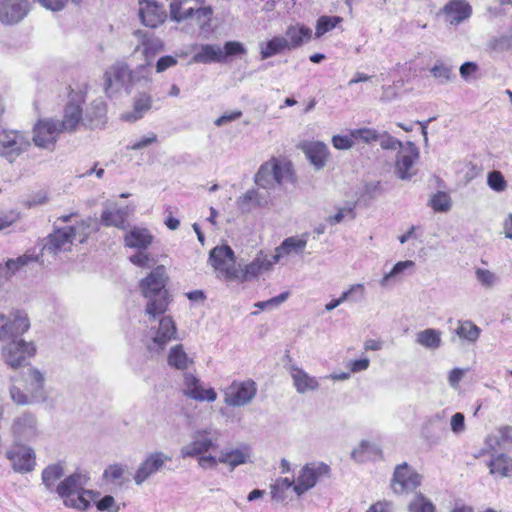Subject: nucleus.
Returning <instances> with one entry per match:
<instances>
[{
    "instance_id": "f257e3e1",
    "label": "nucleus",
    "mask_w": 512,
    "mask_h": 512,
    "mask_svg": "<svg viewBox=\"0 0 512 512\" xmlns=\"http://www.w3.org/2000/svg\"><path fill=\"white\" fill-rule=\"evenodd\" d=\"M169 275L164 265H157L139 281V290L146 299L145 313L155 319L163 315L172 301L166 286Z\"/></svg>"
},
{
    "instance_id": "f03ea898",
    "label": "nucleus",
    "mask_w": 512,
    "mask_h": 512,
    "mask_svg": "<svg viewBox=\"0 0 512 512\" xmlns=\"http://www.w3.org/2000/svg\"><path fill=\"white\" fill-rule=\"evenodd\" d=\"M88 480L87 473L77 470L60 481L55 492L63 498L66 507L86 510L94 496L93 491L85 489Z\"/></svg>"
},
{
    "instance_id": "7ed1b4c3",
    "label": "nucleus",
    "mask_w": 512,
    "mask_h": 512,
    "mask_svg": "<svg viewBox=\"0 0 512 512\" xmlns=\"http://www.w3.org/2000/svg\"><path fill=\"white\" fill-rule=\"evenodd\" d=\"M292 176L290 163H282L276 158L263 163L254 176L255 184L262 189H274L277 185H282L285 180Z\"/></svg>"
},
{
    "instance_id": "20e7f679",
    "label": "nucleus",
    "mask_w": 512,
    "mask_h": 512,
    "mask_svg": "<svg viewBox=\"0 0 512 512\" xmlns=\"http://www.w3.org/2000/svg\"><path fill=\"white\" fill-rule=\"evenodd\" d=\"M29 136L17 130H2L0 132V155L10 163L27 151L30 147Z\"/></svg>"
},
{
    "instance_id": "39448f33",
    "label": "nucleus",
    "mask_w": 512,
    "mask_h": 512,
    "mask_svg": "<svg viewBox=\"0 0 512 512\" xmlns=\"http://www.w3.org/2000/svg\"><path fill=\"white\" fill-rule=\"evenodd\" d=\"M422 482L420 475L407 462H403L395 467L391 479V488L395 494H408L415 491Z\"/></svg>"
},
{
    "instance_id": "423d86ee",
    "label": "nucleus",
    "mask_w": 512,
    "mask_h": 512,
    "mask_svg": "<svg viewBox=\"0 0 512 512\" xmlns=\"http://www.w3.org/2000/svg\"><path fill=\"white\" fill-rule=\"evenodd\" d=\"M30 328V321L24 311L15 310L10 317L0 314V341L23 335Z\"/></svg>"
},
{
    "instance_id": "0eeeda50",
    "label": "nucleus",
    "mask_w": 512,
    "mask_h": 512,
    "mask_svg": "<svg viewBox=\"0 0 512 512\" xmlns=\"http://www.w3.org/2000/svg\"><path fill=\"white\" fill-rule=\"evenodd\" d=\"M82 102L80 96H77V99L74 97H70V100L66 104L64 108V116L63 120L55 119V123H49V128L53 131H61L62 132H74L78 125L83 123V110H82Z\"/></svg>"
},
{
    "instance_id": "6e6552de",
    "label": "nucleus",
    "mask_w": 512,
    "mask_h": 512,
    "mask_svg": "<svg viewBox=\"0 0 512 512\" xmlns=\"http://www.w3.org/2000/svg\"><path fill=\"white\" fill-rule=\"evenodd\" d=\"M104 80L105 92L112 96L122 87L133 85L134 75L127 64L119 62L105 72Z\"/></svg>"
},
{
    "instance_id": "1a4fd4ad",
    "label": "nucleus",
    "mask_w": 512,
    "mask_h": 512,
    "mask_svg": "<svg viewBox=\"0 0 512 512\" xmlns=\"http://www.w3.org/2000/svg\"><path fill=\"white\" fill-rule=\"evenodd\" d=\"M257 394L256 383L248 379L243 382L234 381L224 394V402L228 406L240 407L249 404Z\"/></svg>"
},
{
    "instance_id": "9d476101",
    "label": "nucleus",
    "mask_w": 512,
    "mask_h": 512,
    "mask_svg": "<svg viewBox=\"0 0 512 512\" xmlns=\"http://www.w3.org/2000/svg\"><path fill=\"white\" fill-rule=\"evenodd\" d=\"M209 262L226 279L237 277L234 251L228 245L216 246L210 251Z\"/></svg>"
},
{
    "instance_id": "9b49d317",
    "label": "nucleus",
    "mask_w": 512,
    "mask_h": 512,
    "mask_svg": "<svg viewBox=\"0 0 512 512\" xmlns=\"http://www.w3.org/2000/svg\"><path fill=\"white\" fill-rule=\"evenodd\" d=\"M35 353V346L32 342L24 340H12L2 349L5 363L13 369L22 366L24 362Z\"/></svg>"
},
{
    "instance_id": "f8f14e48",
    "label": "nucleus",
    "mask_w": 512,
    "mask_h": 512,
    "mask_svg": "<svg viewBox=\"0 0 512 512\" xmlns=\"http://www.w3.org/2000/svg\"><path fill=\"white\" fill-rule=\"evenodd\" d=\"M329 473L330 467L325 463L304 465L295 482L294 492L298 496H302L316 485L320 476L328 475Z\"/></svg>"
},
{
    "instance_id": "ddd939ff",
    "label": "nucleus",
    "mask_w": 512,
    "mask_h": 512,
    "mask_svg": "<svg viewBox=\"0 0 512 512\" xmlns=\"http://www.w3.org/2000/svg\"><path fill=\"white\" fill-rule=\"evenodd\" d=\"M170 461H172V457L162 451H154L147 454L135 472V483L137 485L143 484L153 474L161 471L165 464Z\"/></svg>"
},
{
    "instance_id": "4468645a",
    "label": "nucleus",
    "mask_w": 512,
    "mask_h": 512,
    "mask_svg": "<svg viewBox=\"0 0 512 512\" xmlns=\"http://www.w3.org/2000/svg\"><path fill=\"white\" fill-rule=\"evenodd\" d=\"M176 326L170 316H164L159 322V327L152 339L146 344L150 353L160 354L166 345L176 338Z\"/></svg>"
},
{
    "instance_id": "2eb2a0df",
    "label": "nucleus",
    "mask_w": 512,
    "mask_h": 512,
    "mask_svg": "<svg viewBox=\"0 0 512 512\" xmlns=\"http://www.w3.org/2000/svg\"><path fill=\"white\" fill-rule=\"evenodd\" d=\"M419 157V150L416 145L408 141L405 143L404 148L398 151L396 163H395V174L401 180H410L415 174L413 166L415 161Z\"/></svg>"
},
{
    "instance_id": "dca6fc26",
    "label": "nucleus",
    "mask_w": 512,
    "mask_h": 512,
    "mask_svg": "<svg viewBox=\"0 0 512 512\" xmlns=\"http://www.w3.org/2000/svg\"><path fill=\"white\" fill-rule=\"evenodd\" d=\"M75 229L73 227H65L55 229L49 234L43 246V250L50 254H58L60 252L70 251L73 241L75 240Z\"/></svg>"
},
{
    "instance_id": "f3484780",
    "label": "nucleus",
    "mask_w": 512,
    "mask_h": 512,
    "mask_svg": "<svg viewBox=\"0 0 512 512\" xmlns=\"http://www.w3.org/2000/svg\"><path fill=\"white\" fill-rule=\"evenodd\" d=\"M209 431L207 429L197 430L192 435V440L181 447L180 455L183 459L198 458L216 445L214 441L208 437Z\"/></svg>"
},
{
    "instance_id": "a211bd4d",
    "label": "nucleus",
    "mask_w": 512,
    "mask_h": 512,
    "mask_svg": "<svg viewBox=\"0 0 512 512\" xmlns=\"http://www.w3.org/2000/svg\"><path fill=\"white\" fill-rule=\"evenodd\" d=\"M29 11L28 0H1L0 22L5 25L19 23Z\"/></svg>"
},
{
    "instance_id": "6ab92c4d",
    "label": "nucleus",
    "mask_w": 512,
    "mask_h": 512,
    "mask_svg": "<svg viewBox=\"0 0 512 512\" xmlns=\"http://www.w3.org/2000/svg\"><path fill=\"white\" fill-rule=\"evenodd\" d=\"M12 433L19 442L31 441L38 434V425L35 415L24 412L15 418L12 425Z\"/></svg>"
},
{
    "instance_id": "aec40b11",
    "label": "nucleus",
    "mask_w": 512,
    "mask_h": 512,
    "mask_svg": "<svg viewBox=\"0 0 512 512\" xmlns=\"http://www.w3.org/2000/svg\"><path fill=\"white\" fill-rule=\"evenodd\" d=\"M49 123H55V119L46 118L38 120L33 127V142L35 146L47 150H53L57 141V136L61 131H53L49 128Z\"/></svg>"
},
{
    "instance_id": "412c9836",
    "label": "nucleus",
    "mask_w": 512,
    "mask_h": 512,
    "mask_svg": "<svg viewBox=\"0 0 512 512\" xmlns=\"http://www.w3.org/2000/svg\"><path fill=\"white\" fill-rule=\"evenodd\" d=\"M236 204L242 213H249L254 208L269 207L272 204V197L269 192L250 189L237 199Z\"/></svg>"
},
{
    "instance_id": "4be33fe9",
    "label": "nucleus",
    "mask_w": 512,
    "mask_h": 512,
    "mask_svg": "<svg viewBox=\"0 0 512 512\" xmlns=\"http://www.w3.org/2000/svg\"><path fill=\"white\" fill-rule=\"evenodd\" d=\"M139 6V17L143 25L156 28L164 22L166 12L163 7L159 6L155 1L140 0Z\"/></svg>"
},
{
    "instance_id": "5701e85b",
    "label": "nucleus",
    "mask_w": 512,
    "mask_h": 512,
    "mask_svg": "<svg viewBox=\"0 0 512 512\" xmlns=\"http://www.w3.org/2000/svg\"><path fill=\"white\" fill-rule=\"evenodd\" d=\"M184 394L197 401L214 402L217 399V394L213 388L204 389L200 380L191 373L184 374Z\"/></svg>"
},
{
    "instance_id": "b1692460",
    "label": "nucleus",
    "mask_w": 512,
    "mask_h": 512,
    "mask_svg": "<svg viewBox=\"0 0 512 512\" xmlns=\"http://www.w3.org/2000/svg\"><path fill=\"white\" fill-rule=\"evenodd\" d=\"M123 240L125 247L142 251L150 247L153 243L154 236L147 228L133 226L125 233Z\"/></svg>"
},
{
    "instance_id": "393cba45",
    "label": "nucleus",
    "mask_w": 512,
    "mask_h": 512,
    "mask_svg": "<svg viewBox=\"0 0 512 512\" xmlns=\"http://www.w3.org/2000/svg\"><path fill=\"white\" fill-rule=\"evenodd\" d=\"M7 458L12 462L15 472L28 473L34 469L35 453L31 448L20 446L16 450L8 451Z\"/></svg>"
},
{
    "instance_id": "a878e982",
    "label": "nucleus",
    "mask_w": 512,
    "mask_h": 512,
    "mask_svg": "<svg viewBox=\"0 0 512 512\" xmlns=\"http://www.w3.org/2000/svg\"><path fill=\"white\" fill-rule=\"evenodd\" d=\"M129 217L128 207H107L100 215V224L105 227H115L120 230H126L128 227L127 219Z\"/></svg>"
},
{
    "instance_id": "bb28decb",
    "label": "nucleus",
    "mask_w": 512,
    "mask_h": 512,
    "mask_svg": "<svg viewBox=\"0 0 512 512\" xmlns=\"http://www.w3.org/2000/svg\"><path fill=\"white\" fill-rule=\"evenodd\" d=\"M472 8L465 0H451L443 8L445 20L452 25H458L471 16Z\"/></svg>"
},
{
    "instance_id": "cd10ccee",
    "label": "nucleus",
    "mask_w": 512,
    "mask_h": 512,
    "mask_svg": "<svg viewBox=\"0 0 512 512\" xmlns=\"http://www.w3.org/2000/svg\"><path fill=\"white\" fill-rule=\"evenodd\" d=\"M290 375L293 380L294 387L299 394L313 392L319 389L320 384L316 377L310 376L302 368L295 365L290 367Z\"/></svg>"
},
{
    "instance_id": "c85d7f7f",
    "label": "nucleus",
    "mask_w": 512,
    "mask_h": 512,
    "mask_svg": "<svg viewBox=\"0 0 512 512\" xmlns=\"http://www.w3.org/2000/svg\"><path fill=\"white\" fill-rule=\"evenodd\" d=\"M107 122V109L103 100H95L87 109L83 125L91 129L102 128Z\"/></svg>"
},
{
    "instance_id": "c756f323",
    "label": "nucleus",
    "mask_w": 512,
    "mask_h": 512,
    "mask_svg": "<svg viewBox=\"0 0 512 512\" xmlns=\"http://www.w3.org/2000/svg\"><path fill=\"white\" fill-rule=\"evenodd\" d=\"M196 3L203 4L204 0H172L169 7L171 20L177 23L190 20Z\"/></svg>"
},
{
    "instance_id": "7c9ffc66",
    "label": "nucleus",
    "mask_w": 512,
    "mask_h": 512,
    "mask_svg": "<svg viewBox=\"0 0 512 512\" xmlns=\"http://www.w3.org/2000/svg\"><path fill=\"white\" fill-rule=\"evenodd\" d=\"M312 30L304 25L296 24L290 25L285 32L289 50L300 47L304 42L311 39Z\"/></svg>"
},
{
    "instance_id": "2f4dec72",
    "label": "nucleus",
    "mask_w": 512,
    "mask_h": 512,
    "mask_svg": "<svg viewBox=\"0 0 512 512\" xmlns=\"http://www.w3.org/2000/svg\"><path fill=\"white\" fill-rule=\"evenodd\" d=\"M193 61L196 63H221L225 61L223 49L216 44H205L194 54Z\"/></svg>"
},
{
    "instance_id": "473e14b6",
    "label": "nucleus",
    "mask_w": 512,
    "mask_h": 512,
    "mask_svg": "<svg viewBox=\"0 0 512 512\" xmlns=\"http://www.w3.org/2000/svg\"><path fill=\"white\" fill-rule=\"evenodd\" d=\"M152 98L146 93L138 94L133 103V110L122 115V119L128 122H136L151 109Z\"/></svg>"
},
{
    "instance_id": "72a5a7b5",
    "label": "nucleus",
    "mask_w": 512,
    "mask_h": 512,
    "mask_svg": "<svg viewBox=\"0 0 512 512\" xmlns=\"http://www.w3.org/2000/svg\"><path fill=\"white\" fill-rule=\"evenodd\" d=\"M134 34L139 39L140 44L143 46V52L147 58L153 57L157 53L164 50L163 41L159 37H156L153 33L136 30Z\"/></svg>"
},
{
    "instance_id": "f704fd0d",
    "label": "nucleus",
    "mask_w": 512,
    "mask_h": 512,
    "mask_svg": "<svg viewBox=\"0 0 512 512\" xmlns=\"http://www.w3.org/2000/svg\"><path fill=\"white\" fill-rule=\"evenodd\" d=\"M381 455L380 447L366 440L361 441L358 447L351 452V458L358 463L372 460L375 457H381Z\"/></svg>"
},
{
    "instance_id": "c9c22d12",
    "label": "nucleus",
    "mask_w": 512,
    "mask_h": 512,
    "mask_svg": "<svg viewBox=\"0 0 512 512\" xmlns=\"http://www.w3.org/2000/svg\"><path fill=\"white\" fill-rule=\"evenodd\" d=\"M306 156L310 162L317 168L321 169L325 166L329 156L328 147L322 142H313L306 148Z\"/></svg>"
},
{
    "instance_id": "e433bc0d",
    "label": "nucleus",
    "mask_w": 512,
    "mask_h": 512,
    "mask_svg": "<svg viewBox=\"0 0 512 512\" xmlns=\"http://www.w3.org/2000/svg\"><path fill=\"white\" fill-rule=\"evenodd\" d=\"M285 50H289V45L287 44V38L284 36H275L267 42L260 43V55L262 60L280 54Z\"/></svg>"
},
{
    "instance_id": "4c0bfd02",
    "label": "nucleus",
    "mask_w": 512,
    "mask_h": 512,
    "mask_svg": "<svg viewBox=\"0 0 512 512\" xmlns=\"http://www.w3.org/2000/svg\"><path fill=\"white\" fill-rule=\"evenodd\" d=\"M249 457L250 451L248 448L222 450L219 457V463L227 464L231 469H234L241 464H245Z\"/></svg>"
},
{
    "instance_id": "58836bf2",
    "label": "nucleus",
    "mask_w": 512,
    "mask_h": 512,
    "mask_svg": "<svg viewBox=\"0 0 512 512\" xmlns=\"http://www.w3.org/2000/svg\"><path fill=\"white\" fill-rule=\"evenodd\" d=\"M167 362L168 365L174 369L185 370L193 363V360L188 357L187 353L184 351L183 345L177 344L170 349Z\"/></svg>"
},
{
    "instance_id": "ea45409f",
    "label": "nucleus",
    "mask_w": 512,
    "mask_h": 512,
    "mask_svg": "<svg viewBox=\"0 0 512 512\" xmlns=\"http://www.w3.org/2000/svg\"><path fill=\"white\" fill-rule=\"evenodd\" d=\"M202 5L203 4H194V11L192 12L190 20L194 22L201 31L207 32L210 30L213 9L211 6Z\"/></svg>"
},
{
    "instance_id": "a19ab883",
    "label": "nucleus",
    "mask_w": 512,
    "mask_h": 512,
    "mask_svg": "<svg viewBox=\"0 0 512 512\" xmlns=\"http://www.w3.org/2000/svg\"><path fill=\"white\" fill-rule=\"evenodd\" d=\"M100 221L97 217H87L83 219L80 223L75 226H72L75 229V239L79 237V242L84 243L87 238L94 232H98L100 230Z\"/></svg>"
},
{
    "instance_id": "79ce46f5",
    "label": "nucleus",
    "mask_w": 512,
    "mask_h": 512,
    "mask_svg": "<svg viewBox=\"0 0 512 512\" xmlns=\"http://www.w3.org/2000/svg\"><path fill=\"white\" fill-rule=\"evenodd\" d=\"M64 475V468L62 464L56 463L48 465L42 471V482L45 488L50 492H55L56 482Z\"/></svg>"
},
{
    "instance_id": "37998d69",
    "label": "nucleus",
    "mask_w": 512,
    "mask_h": 512,
    "mask_svg": "<svg viewBox=\"0 0 512 512\" xmlns=\"http://www.w3.org/2000/svg\"><path fill=\"white\" fill-rule=\"evenodd\" d=\"M490 473L499 477H507L512 473V459L505 454H500L489 461Z\"/></svg>"
},
{
    "instance_id": "c03bdc74",
    "label": "nucleus",
    "mask_w": 512,
    "mask_h": 512,
    "mask_svg": "<svg viewBox=\"0 0 512 512\" xmlns=\"http://www.w3.org/2000/svg\"><path fill=\"white\" fill-rule=\"evenodd\" d=\"M416 343L431 350L438 349L441 345V332L427 328L416 334Z\"/></svg>"
},
{
    "instance_id": "a18cd8bd",
    "label": "nucleus",
    "mask_w": 512,
    "mask_h": 512,
    "mask_svg": "<svg viewBox=\"0 0 512 512\" xmlns=\"http://www.w3.org/2000/svg\"><path fill=\"white\" fill-rule=\"evenodd\" d=\"M295 481L289 478H278L270 485V494L272 500L276 502H284L286 499V490L294 489Z\"/></svg>"
},
{
    "instance_id": "49530a36",
    "label": "nucleus",
    "mask_w": 512,
    "mask_h": 512,
    "mask_svg": "<svg viewBox=\"0 0 512 512\" xmlns=\"http://www.w3.org/2000/svg\"><path fill=\"white\" fill-rule=\"evenodd\" d=\"M480 328L470 320L459 321L456 334L470 343H474L480 336Z\"/></svg>"
},
{
    "instance_id": "de8ad7c7",
    "label": "nucleus",
    "mask_w": 512,
    "mask_h": 512,
    "mask_svg": "<svg viewBox=\"0 0 512 512\" xmlns=\"http://www.w3.org/2000/svg\"><path fill=\"white\" fill-rule=\"evenodd\" d=\"M409 512H435V506L424 494L417 492L408 504Z\"/></svg>"
},
{
    "instance_id": "09e8293b",
    "label": "nucleus",
    "mask_w": 512,
    "mask_h": 512,
    "mask_svg": "<svg viewBox=\"0 0 512 512\" xmlns=\"http://www.w3.org/2000/svg\"><path fill=\"white\" fill-rule=\"evenodd\" d=\"M342 21L339 16H321L318 18L316 23V38L323 36L325 33L331 31Z\"/></svg>"
},
{
    "instance_id": "8fccbe9b",
    "label": "nucleus",
    "mask_w": 512,
    "mask_h": 512,
    "mask_svg": "<svg viewBox=\"0 0 512 512\" xmlns=\"http://www.w3.org/2000/svg\"><path fill=\"white\" fill-rule=\"evenodd\" d=\"M30 386L33 396L37 399H44L43 384L44 377L42 373L34 368L29 369Z\"/></svg>"
},
{
    "instance_id": "3c124183",
    "label": "nucleus",
    "mask_w": 512,
    "mask_h": 512,
    "mask_svg": "<svg viewBox=\"0 0 512 512\" xmlns=\"http://www.w3.org/2000/svg\"><path fill=\"white\" fill-rule=\"evenodd\" d=\"M429 205L437 212H447L451 208V198L446 192L438 191L429 201Z\"/></svg>"
},
{
    "instance_id": "603ef678",
    "label": "nucleus",
    "mask_w": 512,
    "mask_h": 512,
    "mask_svg": "<svg viewBox=\"0 0 512 512\" xmlns=\"http://www.w3.org/2000/svg\"><path fill=\"white\" fill-rule=\"evenodd\" d=\"M129 260L133 265L146 269L153 267L157 263V259L146 252V250L137 251L129 257Z\"/></svg>"
},
{
    "instance_id": "864d4df0",
    "label": "nucleus",
    "mask_w": 512,
    "mask_h": 512,
    "mask_svg": "<svg viewBox=\"0 0 512 512\" xmlns=\"http://www.w3.org/2000/svg\"><path fill=\"white\" fill-rule=\"evenodd\" d=\"M475 276L477 281L484 288H491L499 283V277L492 271L483 268H476Z\"/></svg>"
},
{
    "instance_id": "5fc2aeb1",
    "label": "nucleus",
    "mask_w": 512,
    "mask_h": 512,
    "mask_svg": "<svg viewBox=\"0 0 512 512\" xmlns=\"http://www.w3.org/2000/svg\"><path fill=\"white\" fill-rule=\"evenodd\" d=\"M306 244L307 241L305 239L289 237L282 242L279 248H277V252L280 254L282 252L289 253L291 251L301 252L305 248Z\"/></svg>"
},
{
    "instance_id": "6e6d98bb",
    "label": "nucleus",
    "mask_w": 512,
    "mask_h": 512,
    "mask_svg": "<svg viewBox=\"0 0 512 512\" xmlns=\"http://www.w3.org/2000/svg\"><path fill=\"white\" fill-rule=\"evenodd\" d=\"M38 262V256L24 254L16 259H9L6 262V267L11 273H15L20 268L28 265L29 263Z\"/></svg>"
},
{
    "instance_id": "4d7b16f0",
    "label": "nucleus",
    "mask_w": 512,
    "mask_h": 512,
    "mask_svg": "<svg viewBox=\"0 0 512 512\" xmlns=\"http://www.w3.org/2000/svg\"><path fill=\"white\" fill-rule=\"evenodd\" d=\"M415 265V263L411 260H406V261H399L397 262L393 268L391 269V271L387 274H385L383 276V278L380 280V285L382 287H386L388 285V281L399 275L400 273H402L404 270L408 269V268H411Z\"/></svg>"
},
{
    "instance_id": "13d9d810",
    "label": "nucleus",
    "mask_w": 512,
    "mask_h": 512,
    "mask_svg": "<svg viewBox=\"0 0 512 512\" xmlns=\"http://www.w3.org/2000/svg\"><path fill=\"white\" fill-rule=\"evenodd\" d=\"M432 75L439 80L441 84H445L451 81L455 75L452 72V68L444 64H435L431 68Z\"/></svg>"
},
{
    "instance_id": "bf43d9fd",
    "label": "nucleus",
    "mask_w": 512,
    "mask_h": 512,
    "mask_svg": "<svg viewBox=\"0 0 512 512\" xmlns=\"http://www.w3.org/2000/svg\"><path fill=\"white\" fill-rule=\"evenodd\" d=\"M351 136L354 140H361L365 143L377 141L379 134L375 129L372 128H360L351 131Z\"/></svg>"
},
{
    "instance_id": "052dcab7",
    "label": "nucleus",
    "mask_w": 512,
    "mask_h": 512,
    "mask_svg": "<svg viewBox=\"0 0 512 512\" xmlns=\"http://www.w3.org/2000/svg\"><path fill=\"white\" fill-rule=\"evenodd\" d=\"M487 183L489 187L496 192H502L507 187V182L504 179L502 173L496 170L488 174Z\"/></svg>"
},
{
    "instance_id": "680f3d73",
    "label": "nucleus",
    "mask_w": 512,
    "mask_h": 512,
    "mask_svg": "<svg viewBox=\"0 0 512 512\" xmlns=\"http://www.w3.org/2000/svg\"><path fill=\"white\" fill-rule=\"evenodd\" d=\"M378 140L381 148L385 150H401L405 146V144H403L400 140L391 136L387 132H384L381 135L379 134Z\"/></svg>"
},
{
    "instance_id": "e2e57ef3",
    "label": "nucleus",
    "mask_w": 512,
    "mask_h": 512,
    "mask_svg": "<svg viewBox=\"0 0 512 512\" xmlns=\"http://www.w3.org/2000/svg\"><path fill=\"white\" fill-rule=\"evenodd\" d=\"M157 142H158L157 135L153 132H150L146 136H143L142 138H140L139 140L130 143L127 146V149L137 151V150L144 149V148H146L152 144H155Z\"/></svg>"
},
{
    "instance_id": "0e129e2a",
    "label": "nucleus",
    "mask_w": 512,
    "mask_h": 512,
    "mask_svg": "<svg viewBox=\"0 0 512 512\" xmlns=\"http://www.w3.org/2000/svg\"><path fill=\"white\" fill-rule=\"evenodd\" d=\"M346 216H348L350 220L355 219L356 214L354 212V206L340 208L335 215L329 216L327 221L331 225H336L341 223Z\"/></svg>"
},
{
    "instance_id": "69168bd1",
    "label": "nucleus",
    "mask_w": 512,
    "mask_h": 512,
    "mask_svg": "<svg viewBox=\"0 0 512 512\" xmlns=\"http://www.w3.org/2000/svg\"><path fill=\"white\" fill-rule=\"evenodd\" d=\"M177 63H178V59L176 56H172V55L162 56L156 62V66H155L156 72L162 73V72L166 71L167 69L176 66Z\"/></svg>"
},
{
    "instance_id": "338daca9",
    "label": "nucleus",
    "mask_w": 512,
    "mask_h": 512,
    "mask_svg": "<svg viewBox=\"0 0 512 512\" xmlns=\"http://www.w3.org/2000/svg\"><path fill=\"white\" fill-rule=\"evenodd\" d=\"M332 144L338 150H347L354 145V138L350 136L334 135Z\"/></svg>"
},
{
    "instance_id": "774afa93",
    "label": "nucleus",
    "mask_w": 512,
    "mask_h": 512,
    "mask_svg": "<svg viewBox=\"0 0 512 512\" xmlns=\"http://www.w3.org/2000/svg\"><path fill=\"white\" fill-rule=\"evenodd\" d=\"M223 52H224L225 58H226L227 56L243 54L246 52V49L243 46V44L240 42L228 41L224 45Z\"/></svg>"
}]
</instances>
